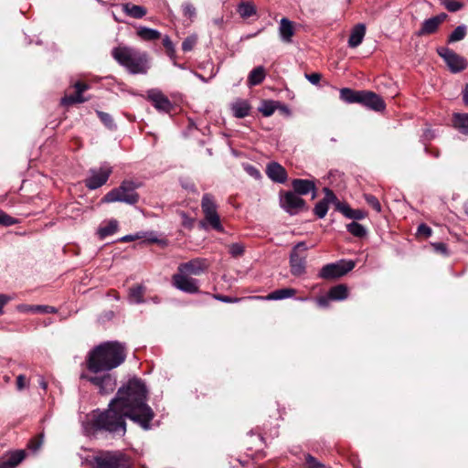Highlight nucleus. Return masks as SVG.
Wrapping results in <instances>:
<instances>
[{
    "instance_id": "1",
    "label": "nucleus",
    "mask_w": 468,
    "mask_h": 468,
    "mask_svg": "<svg viewBox=\"0 0 468 468\" xmlns=\"http://www.w3.org/2000/svg\"><path fill=\"white\" fill-rule=\"evenodd\" d=\"M147 393L142 379L135 377L130 378L118 389L107 410L92 411L82 422L84 434L91 437L107 433L112 437H123L126 433V418L144 431L150 430L154 412L147 404Z\"/></svg>"
},
{
    "instance_id": "2",
    "label": "nucleus",
    "mask_w": 468,
    "mask_h": 468,
    "mask_svg": "<svg viewBox=\"0 0 468 468\" xmlns=\"http://www.w3.org/2000/svg\"><path fill=\"white\" fill-rule=\"evenodd\" d=\"M147 393L142 379L135 377L130 378L118 389L107 410L92 411L82 422L84 434L91 437L107 433L112 437H123L126 433V418L144 431L150 430L154 412L147 404Z\"/></svg>"
},
{
    "instance_id": "3",
    "label": "nucleus",
    "mask_w": 468,
    "mask_h": 468,
    "mask_svg": "<svg viewBox=\"0 0 468 468\" xmlns=\"http://www.w3.org/2000/svg\"><path fill=\"white\" fill-rule=\"evenodd\" d=\"M126 358L124 345L117 341L104 342L93 347L87 355V370L93 374L112 371L122 365Z\"/></svg>"
},
{
    "instance_id": "4",
    "label": "nucleus",
    "mask_w": 468,
    "mask_h": 468,
    "mask_svg": "<svg viewBox=\"0 0 468 468\" xmlns=\"http://www.w3.org/2000/svg\"><path fill=\"white\" fill-rule=\"evenodd\" d=\"M112 56L131 74H146L150 69L148 54L137 48L119 46L112 50Z\"/></svg>"
},
{
    "instance_id": "5",
    "label": "nucleus",
    "mask_w": 468,
    "mask_h": 468,
    "mask_svg": "<svg viewBox=\"0 0 468 468\" xmlns=\"http://www.w3.org/2000/svg\"><path fill=\"white\" fill-rule=\"evenodd\" d=\"M137 186L133 181H123L120 186L112 189L103 197L107 203L123 202L129 205H135L139 201V195L135 189Z\"/></svg>"
},
{
    "instance_id": "6",
    "label": "nucleus",
    "mask_w": 468,
    "mask_h": 468,
    "mask_svg": "<svg viewBox=\"0 0 468 468\" xmlns=\"http://www.w3.org/2000/svg\"><path fill=\"white\" fill-rule=\"evenodd\" d=\"M89 371H82L80 378L87 380L94 385L101 395L110 394L114 391L117 385L116 376L111 371H104L93 376Z\"/></svg>"
},
{
    "instance_id": "7",
    "label": "nucleus",
    "mask_w": 468,
    "mask_h": 468,
    "mask_svg": "<svg viewBox=\"0 0 468 468\" xmlns=\"http://www.w3.org/2000/svg\"><path fill=\"white\" fill-rule=\"evenodd\" d=\"M94 468H130V463L122 452H102L93 457Z\"/></svg>"
},
{
    "instance_id": "8",
    "label": "nucleus",
    "mask_w": 468,
    "mask_h": 468,
    "mask_svg": "<svg viewBox=\"0 0 468 468\" xmlns=\"http://www.w3.org/2000/svg\"><path fill=\"white\" fill-rule=\"evenodd\" d=\"M355 266L354 261L343 259L323 266L318 272V277L324 280L338 279L351 271Z\"/></svg>"
},
{
    "instance_id": "9",
    "label": "nucleus",
    "mask_w": 468,
    "mask_h": 468,
    "mask_svg": "<svg viewBox=\"0 0 468 468\" xmlns=\"http://www.w3.org/2000/svg\"><path fill=\"white\" fill-rule=\"evenodd\" d=\"M437 54L443 59L451 72L458 73L463 71L467 67L465 58L457 54L452 49L447 47H439L436 49Z\"/></svg>"
},
{
    "instance_id": "10",
    "label": "nucleus",
    "mask_w": 468,
    "mask_h": 468,
    "mask_svg": "<svg viewBox=\"0 0 468 468\" xmlns=\"http://www.w3.org/2000/svg\"><path fill=\"white\" fill-rule=\"evenodd\" d=\"M300 250L303 251L307 250L305 242H298L290 254L291 273L296 277L304 274L306 271V255L301 254Z\"/></svg>"
},
{
    "instance_id": "11",
    "label": "nucleus",
    "mask_w": 468,
    "mask_h": 468,
    "mask_svg": "<svg viewBox=\"0 0 468 468\" xmlns=\"http://www.w3.org/2000/svg\"><path fill=\"white\" fill-rule=\"evenodd\" d=\"M112 172V168L107 163L102 164L99 169L91 168L84 181L86 187L90 190L101 187L108 181Z\"/></svg>"
},
{
    "instance_id": "12",
    "label": "nucleus",
    "mask_w": 468,
    "mask_h": 468,
    "mask_svg": "<svg viewBox=\"0 0 468 468\" xmlns=\"http://www.w3.org/2000/svg\"><path fill=\"white\" fill-rule=\"evenodd\" d=\"M280 205L290 215H296L305 207V201L293 191H286L280 195Z\"/></svg>"
},
{
    "instance_id": "13",
    "label": "nucleus",
    "mask_w": 468,
    "mask_h": 468,
    "mask_svg": "<svg viewBox=\"0 0 468 468\" xmlns=\"http://www.w3.org/2000/svg\"><path fill=\"white\" fill-rule=\"evenodd\" d=\"M173 285L181 292L194 294L199 292V281L182 273H176L172 278Z\"/></svg>"
},
{
    "instance_id": "14",
    "label": "nucleus",
    "mask_w": 468,
    "mask_h": 468,
    "mask_svg": "<svg viewBox=\"0 0 468 468\" xmlns=\"http://www.w3.org/2000/svg\"><path fill=\"white\" fill-rule=\"evenodd\" d=\"M147 99L158 112L168 113L173 108L169 99L157 89L149 90L147 91Z\"/></svg>"
},
{
    "instance_id": "15",
    "label": "nucleus",
    "mask_w": 468,
    "mask_h": 468,
    "mask_svg": "<svg viewBox=\"0 0 468 468\" xmlns=\"http://www.w3.org/2000/svg\"><path fill=\"white\" fill-rule=\"evenodd\" d=\"M207 265L206 264V260L196 258L189 261L181 263L178 266L179 273L184 275H200L207 270Z\"/></svg>"
},
{
    "instance_id": "16",
    "label": "nucleus",
    "mask_w": 468,
    "mask_h": 468,
    "mask_svg": "<svg viewBox=\"0 0 468 468\" xmlns=\"http://www.w3.org/2000/svg\"><path fill=\"white\" fill-rule=\"evenodd\" d=\"M359 104L375 112H382L386 108L382 98L375 92L368 90H362Z\"/></svg>"
},
{
    "instance_id": "17",
    "label": "nucleus",
    "mask_w": 468,
    "mask_h": 468,
    "mask_svg": "<svg viewBox=\"0 0 468 468\" xmlns=\"http://www.w3.org/2000/svg\"><path fill=\"white\" fill-rule=\"evenodd\" d=\"M265 172L268 177L275 183L284 184L287 181L288 174L286 169L277 162L269 163Z\"/></svg>"
},
{
    "instance_id": "18",
    "label": "nucleus",
    "mask_w": 468,
    "mask_h": 468,
    "mask_svg": "<svg viewBox=\"0 0 468 468\" xmlns=\"http://www.w3.org/2000/svg\"><path fill=\"white\" fill-rule=\"evenodd\" d=\"M292 191L299 196L312 193V197H316V186L314 181L309 179L296 178L292 181Z\"/></svg>"
},
{
    "instance_id": "19",
    "label": "nucleus",
    "mask_w": 468,
    "mask_h": 468,
    "mask_svg": "<svg viewBox=\"0 0 468 468\" xmlns=\"http://www.w3.org/2000/svg\"><path fill=\"white\" fill-rule=\"evenodd\" d=\"M279 34L282 42L291 43L294 35V28L292 21L288 18H282L279 27Z\"/></svg>"
},
{
    "instance_id": "20",
    "label": "nucleus",
    "mask_w": 468,
    "mask_h": 468,
    "mask_svg": "<svg viewBox=\"0 0 468 468\" xmlns=\"http://www.w3.org/2000/svg\"><path fill=\"white\" fill-rule=\"evenodd\" d=\"M366 34V27L364 24H357L354 27V28L351 30L349 38H348V46L350 48H356L358 47L365 37Z\"/></svg>"
},
{
    "instance_id": "21",
    "label": "nucleus",
    "mask_w": 468,
    "mask_h": 468,
    "mask_svg": "<svg viewBox=\"0 0 468 468\" xmlns=\"http://www.w3.org/2000/svg\"><path fill=\"white\" fill-rule=\"evenodd\" d=\"M25 458L24 451H16L5 458L0 460V468H15Z\"/></svg>"
},
{
    "instance_id": "22",
    "label": "nucleus",
    "mask_w": 468,
    "mask_h": 468,
    "mask_svg": "<svg viewBox=\"0 0 468 468\" xmlns=\"http://www.w3.org/2000/svg\"><path fill=\"white\" fill-rule=\"evenodd\" d=\"M122 9L130 17L140 19L144 17L147 10L142 5H133L132 3H124L122 5Z\"/></svg>"
},
{
    "instance_id": "23",
    "label": "nucleus",
    "mask_w": 468,
    "mask_h": 468,
    "mask_svg": "<svg viewBox=\"0 0 468 468\" xmlns=\"http://www.w3.org/2000/svg\"><path fill=\"white\" fill-rule=\"evenodd\" d=\"M295 293L296 290L293 288H282L270 292L262 298L268 301H280L292 298L295 295Z\"/></svg>"
},
{
    "instance_id": "24",
    "label": "nucleus",
    "mask_w": 468,
    "mask_h": 468,
    "mask_svg": "<svg viewBox=\"0 0 468 468\" xmlns=\"http://www.w3.org/2000/svg\"><path fill=\"white\" fill-rule=\"evenodd\" d=\"M17 310L23 313H38V314H56L57 308L50 305H29L20 304L17 306Z\"/></svg>"
},
{
    "instance_id": "25",
    "label": "nucleus",
    "mask_w": 468,
    "mask_h": 468,
    "mask_svg": "<svg viewBox=\"0 0 468 468\" xmlns=\"http://www.w3.org/2000/svg\"><path fill=\"white\" fill-rule=\"evenodd\" d=\"M439 27H440V25L438 24L436 18L431 16L428 19H425L422 22L420 29L417 32V36L422 37V36L434 34L438 31Z\"/></svg>"
},
{
    "instance_id": "26",
    "label": "nucleus",
    "mask_w": 468,
    "mask_h": 468,
    "mask_svg": "<svg viewBox=\"0 0 468 468\" xmlns=\"http://www.w3.org/2000/svg\"><path fill=\"white\" fill-rule=\"evenodd\" d=\"M231 110L233 112V115L236 118L241 119L245 118L250 114V103L245 100H238L231 105Z\"/></svg>"
},
{
    "instance_id": "27",
    "label": "nucleus",
    "mask_w": 468,
    "mask_h": 468,
    "mask_svg": "<svg viewBox=\"0 0 468 468\" xmlns=\"http://www.w3.org/2000/svg\"><path fill=\"white\" fill-rule=\"evenodd\" d=\"M337 210L340 211L346 218L360 220L365 218L366 213L361 209H353L346 204H337Z\"/></svg>"
},
{
    "instance_id": "28",
    "label": "nucleus",
    "mask_w": 468,
    "mask_h": 468,
    "mask_svg": "<svg viewBox=\"0 0 468 468\" xmlns=\"http://www.w3.org/2000/svg\"><path fill=\"white\" fill-rule=\"evenodd\" d=\"M266 77L265 69L263 66L254 68L248 76V86L253 87L261 84Z\"/></svg>"
},
{
    "instance_id": "29",
    "label": "nucleus",
    "mask_w": 468,
    "mask_h": 468,
    "mask_svg": "<svg viewBox=\"0 0 468 468\" xmlns=\"http://www.w3.org/2000/svg\"><path fill=\"white\" fill-rule=\"evenodd\" d=\"M118 229V222L115 219L101 224L97 229V235L100 239H104L108 236L114 234Z\"/></svg>"
},
{
    "instance_id": "30",
    "label": "nucleus",
    "mask_w": 468,
    "mask_h": 468,
    "mask_svg": "<svg viewBox=\"0 0 468 468\" xmlns=\"http://www.w3.org/2000/svg\"><path fill=\"white\" fill-rule=\"evenodd\" d=\"M145 287L142 284L131 287L129 289L128 301L131 304H140L144 303V293Z\"/></svg>"
},
{
    "instance_id": "31",
    "label": "nucleus",
    "mask_w": 468,
    "mask_h": 468,
    "mask_svg": "<svg viewBox=\"0 0 468 468\" xmlns=\"http://www.w3.org/2000/svg\"><path fill=\"white\" fill-rule=\"evenodd\" d=\"M362 90H354L349 88L340 90V99L346 103H359Z\"/></svg>"
},
{
    "instance_id": "32",
    "label": "nucleus",
    "mask_w": 468,
    "mask_h": 468,
    "mask_svg": "<svg viewBox=\"0 0 468 468\" xmlns=\"http://www.w3.org/2000/svg\"><path fill=\"white\" fill-rule=\"evenodd\" d=\"M452 123L461 133L468 135V113H455Z\"/></svg>"
},
{
    "instance_id": "33",
    "label": "nucleus",
    "mask_w": 468,
    "mask_h": 468,
    "mask_svg": "<svg viewBox=\"0 0 468 468\" xmlns=\"http://www.w3.org/2000/svg\"><path fill=\"white\" fill-rule=\"evenodd\" d=\"M328 295L332 301L346 300L348 296V288L346 284H338V285L333 286L328 291Z\"/></svg>"
},
{
    "instance_id": "34",
    "label": "nucleus",
    "mask_w": 468,
    "mask_h": 468,
    "mask_svg": "<svg viewBox=\"0 0 468 468\" xmlns=\"http://www.w3.org/2000/svg\"><path fill=\"white\" fill-rule=\"evenodd\" d=\"M201 208L204 215L217 212L218 206L211 194L206 193L203 195L201 199Z\"/></svg>"
},
{
    "instance_id": "35",
    "label": "nucleus",
    "mask_w": 468,
    "mask_h": 468,
    "mask_svg": "<svg viewBox=\"0 0 468 468\" xmlns=\"http://www.w3.org/2000/svg\"><path fill=\"white\" fill-rule=\"evenodd\" d=\"M237 12L241 18H249L256 14V7L251 2H241L238 5Z\"/></svg>"
},
{
    "instance_id": "36",
    "label": "nucleus",
    "mask_w": 468,
    "mask_h": 468,
    "mask_svg": "<svg viewBox=\"0 0 468 468\" xmlns=\"http://www.w3.org/2000/svg\"><path fill=\"white\" fill-rule=\"evenodd\" d=\"M137 35L144 40L151 41L156 40L161 37V33L154 28H149L146 27H140L137 29Z\"/></svg>"
},
{
    "instance_id": "37",
    "label": "nucleus",
    "mask_w": 468,
    "mask_h": 468,
    "mask_svg": "<svg viewBox=\"0 0 468 468\" xmlns=\"http://www.w3.org/2000/svg\"><path fill=\"white\" fill-rule=\"evenodd\" d=\"M467 35V27L465 25H460L454 28V30L448 36V44L455 43L463 40Z\"/></svg>"
},
{
    "instance_id": "38",
    "label": "nucleus",
    "mask_w": 468,
    "mask_h": 468,
    "mask_svg": "<svg viewBox=\"0 0 468 468\" xmlns=\"http://www.w3.org/2000/svg\"><path fill=\"white\" fill-rule=\"evenodd\" d=\"M346 229L349 233H351L353 236L356 238H363L367 233V229L363 225L356 221L347 224Z\"/></svg>"
},
{
    "instance_id": "39",
    "label": "nucleus",
    "mask_w": 468,
    "mask_h": 468,
    "mask_svg": "<svg viewBox=\"0 0 468 468\" xmlns=\"http://www.w3.org/2000/svg\"><path fill=\"white\" fill-rule=\"evenodd\" d=\"M205 220L217 231L223 232L224 229L221 225L219 216L218 212L206 214Z\"/></svg>"
},
{
    "instance_id": "40",
    "label": "nucleus",
    "mask_w": 468,
    "mask_h": 468,
    "mask_svg": "<svg viewBox=\"0 0 468 468\" xmlns=\"http://www.w3.org/2000/svg\"><path fill=\"white\" fill-rule=\"evenodd\" d=\"M276 103L273 101H263L261 105L259 107V111L263 116L269 117L272 115L276 110Z\"/></svg>"
},
{
    "instance_id": "41",
    "label": "nucleus",
    "mask_w": 468,
    "mask_h": 468,
    "mask_svg": "<svg viewBox=\"0 0 468 468\" xmlns=\"http://www.w3.org/2000/svg\"><path fill=\"white\" fill-rule=\"evenodd\" d=\"M183 16L187 17L191 22L197 16V9L196 7L189 2H185L181 5Z\"/></svg>"
},
{
    "instance_id": "42",
    "label": "nucleus",
    "mask_w": 468,
    "mask_h": 468,
    "mask_svg": "<svg viewBox=\"0 0 468 468\" xmlns=\"http://www.w3.org/2000/svg\"><path fill=\"white\" fill-rule=\"evenodd\" d=\"M96 113H97V116L99 117V119L103 122V124L107 128H109L111 130H115L117 128L115 122H113L112 117L109 113L101 112V111H96Z\"/></svg>"
},
{
    "instance_id": "43",
    "label": "nucleus",
    "mask_w": 468,
    "mask_h": 468,
    "mask_svg": "<svg viewBox=\"0 0 468 468\" xmlns=\"http://www.w3.org/2000/svg\"><path fill=\"white\" fill-rule=\"evenodd\" d=\"M86 101V99L83 97L82 93H75L73 95L65 96L61 99L62 105H71L74 103H82Z\"/></svg>"
},
{
    "instance_id": "44",
    "label": "nucleus",
    "mask_w": 468,
    "mask_h": 468,
    "mask_svg": "<svg viewBox=\"0 0 468 468\" xmlns=\"http://www.w3.org/2000/svg\"><path fill=\"white\" fill-rule=\"evenodd\" d=\"M324 197L322 199L323 202H325L326 205L330 203L335 204L337 208V204H342L336 197L335 194L328 187L324 188Z\"/></svg>"
},
{
    "instance_id": "45",
    "label": "nucleus",
    "mask_w": 468,
    "mask_h": 468,
    "mask_svg": "<svg viewBox=\"0 0 468 468\" xmlns=\"http://www.w3.org/2000/svg\"><path fill=\"white\" fill-rule=\"evenodd\" d=\"M305 464L307 468H327L325 464L310 453L305 455Z\"/></svg>"
},
{
    "instance_id": "46",
    "label": "nucleus",
    "mask_w": 468,
    "mask_h": 468,
    "mask_svg": "<svg viewBox=\"0 0 468 468\" xmlns=\"http://www.w3.org/2000/svg\"><path fill=\"white\" fill-rule=\"evenodd\" d=\"M328 211V205L320 200L314 208V213L318 218H324Z\"/></svg>"
},
{
    "instance_id": "47",
    "label": "nucleus",
    "mask_w": 468,
    "mask_h": 468,
    "mask_svg": "<svg viewBox=\"0 0 468 468\" xmlns=\"http://www.w3.org/2000/svg\"><path fill=\"white\" fill-rule=\"evenodd\" d=\"M244 250V245L239 242L232 243L229 246V252L234 258L243 255Z\"/></svg>"
},
{
    "instance_id": "48",
    "label": "nucleus",
    "mask_w": 468,
    "mask_h": 468,
    "mask_svg": "<svg viewBox=\"0 0 468 468\" xmlns=\"http://www.w3.org/2000/svg\"><path fill=\"white\" fill-rule=\"evenodd\" d=\"M441 5L450 12H457L463 7V4L456 0H442Z\"/></svg>"
},
{
    "instance_id": "49",
    "label": "nucleus",
    "mask_w": 468,
    "mask_h": 468,
    "mask_svg": "<svg viewBox=\"0 0 468 468\" xmlns=\"http://www.w3.org/2000/svg\"><path fill=\"white\" fill-rule=\"evenodd\" d=\"M365 200H366L367 204L368 206H370L374 210H376L377 212L381 211V205H380L378 199L375 196L370 195V194H366Z\"/></svg>"
},
{
    "instance_id": "50",
    "label": "nucleus",
    "mask_w": 468,
    "mask_h": 468,
    "mask_svg": "<svg viewBox=\"0 0 468 468\" xmlns=\"http://www.w3.org/2000/svg\"><path fill=\"white\" fill-rule=\"evenodd\" d=\"M243 168H244L245 172L250 176L253 177L254 179L259 180L261 178V174L256 166L250 165V164H246L243 165Z\"/></svg>"
},
{
    "instance_id": "51",
    "label": "nucleus",
    "mask_w": 468,
    "mask_h": 468,
    "mask_svg": "<svg viewBox=\"0 0 468 468\" xmlns=\"http://www.w3.org/2000/svg\"><path fill=\"white\" fill-rule=\"evenodd\" d=\"M17 222V220L4 211L0 210V226L9 227L13 226Z\"/></svg>"
},
{
    "instance_id": "52",
    "label": "nucleus",
    "mask_w": 468,
    "mask_h": 468,
    "mask_svg": "<svg viewBox=\"0 0 468 468\" xmlns=\"http://www.w3.org/2000/svg\"><path fill=\"white\" fill-rule=\"evenodd\" d=\"M196 43H197V37L195 36L187 37L186 38L184 39V41L182 43V50L184 52L191 51L193 49V48L195 47Z\"/></svg>"
},
{
    "instance_id": "53",
    "label": "nucleus",
    "mask_w": 468,
    "mask_h": 468,
    "mask_svg": "<svg viewBox=\"0 0 468 468\" xmlns=\"http://www.w3.org/2000/svg\"><path fill=\"white\" fill-rule=\"evenodd\" d=\"M163 45L166 48L168 56L170 58H173L174 54H175V47H174L172 40L170 39V37L168 36H165L163 38Z\"/></svg>"
},
{
    "instance_id": "54",
    "label": "nucleus",
    "mask_w": 468,
    "mask_h": 468,
    "mask_svg": "<svg viewBox=\"0 0 468 468\" xmlns=\"http://www.w3.org/2000/svg\"><path fill=\"white\" fill-rule=\"evenodd\" d=\"M431 233H432L431 229L428 225H426L424 223L420 224L418 227L417 234L420 235V236H423V237L428 238V237H430L431 235Z\"/></svg>"
},
{
    "instance_id": "55",
    "label": "nucleus",
    "mask_w": 468,
    "mask_h": 468,
    "mask_svg": "<svg viewBox=\"0 0 468 468\" xmlns=\"http://www.w3.org/2000/svg\"><path fill=\"white\" fill-rule=\"evenodd\" d=\"M213 297L216 300L220 301L222 303H238L239 301V298H232L230 296L222 295V294H214Z\"/></svg>"
},
{
    "instance_id": "56",
    "label": "nucleus",
    "mask_w": 468,
    "mask_h": 468,
    "mask_svg": "<svg viewBox=\"0 0 468 468\" xmlns=\"http://www.w3.org/2000/svg\"><path fill=\"white\" fill-rule=\"evenodd\" d=\"M305 78L310 81L313 85H318L320 83V80L322 79V75L320 73H311V74H305Z\"/></svg>"
},
{
    "instance_id": "57",
    "label": "nucleus",
    "mask_w": 468,
    "mask_h": 468,
    "mask_svg": "<svg viewBox=\"0 0 468 468\" xmlns=\"http://www.w3.org/2000/svg\"><path fill=\"white\" fill-rule=\"evenodd\" d=\"M432 247L436 252L446 255L448 253L447 245L443 242L432 243Z\"/></svg>"
},
{
    "instance_id": "58",
    "label": "nucleus",
    "mask_w": 468,
    "mask_h": 468,
    "mask_svg": "<svg viewBox=\"0 0 468 468\" xmlns=\"http://www.w3.org/2000/svg\"><path fill=\"white\" fill-rule=\"evenodd\" d=\"M329 301H331V298L327 294L326 296L317 298L316 303L320 307L326 308L329 305Z\"/></svg>"
},
{
    "instance_id": "59",
    "label": "nucleus",
    "mask_w": 468,
    "mask_h": 468,
    "mask_svg": "<svg viewBox=\"0 0 468 468\" xmlns=\"http://www.w3.org/2000/svg\"><path fill=\"white\" fill-rule=\"evenodd\" d=\"M10 301V297L6 294L0 293V314L4 313V307Z\"/></svg>"
},
{
    "instance_id": "60",
    "label": "nucleus",
    "mask_w": 468,
    "mask_h": 468,
    "mask_svg": "<svg viewBox=\"0 0 468 468\" xmlns=\"http://www.w3.org/2000/svg\"><path fill=\"white\" fill-rule=\"evenodd\" d=\"M26 377L23 375H19L16 378V388L18 390H22L26 387Z\"/></svg>"
},
{
    "instance_id": "61",
    "label": "nucleus",
    "mask_w": 468,
    "mask_h": 468,
    "mask_svg": "<svg viewBox=\"0 0 468 468\" xmlns=\"http://www.w3.org/2000/svg\"><path fill=\"white\" fill-rule=\"evenodd\" d=\"M74 88L77 93H83L88 89V85L80 81H77L74 84Z\"/></svg>"
},
{
    "instance_id": "62",
    "label": "nucleus",
    "mask_w": 468,
    "mask_h": 468,
    "mask_svg": "<svg viewBox=\"0 0 468 468\" xmlns=\"http://www.w3.org/2000/svg\"><path fill=\"white\" fill-rule=\"evenodd\" d=\"M181 186L182 187H184L185 189L188 190V191H191V192H196V186L193 183L191 182H181Z\"/></svg>"
},
{
    "instance_id": "63",
    "label": "nucleus",
    "mask_w": 468,
    "mask_h": 468,
    "mask_svg": "<svg viewBox=\"0 0 468 468\" xmlns=\"http://www.w3.org/2000/svg\"><path fill=\"white\" fill-rule=\"evenodd\" d=\"M433 17L436 18L438 24L441 26L448 18V15L446 13H441Z\"/></svg>"
},
{
    "instance_id": "64",
    "label": "nucleus",
    "mask_w": 468,
    "mask_h": 468,
    "mask_svg": "<svg viewBox=\"0 0 468 468\" xmlns=\"http://www.w3.org/2000/svg\"><path fill=\"white\" fill-rule=\"evenodd\" d=\"M434 136H435V133H434V132H433L432 130H431V129H427V130H425V131H424V133H423V138H424L425 140H431V139H433V138H434Z\"/></svg>"
}]
</instances>
